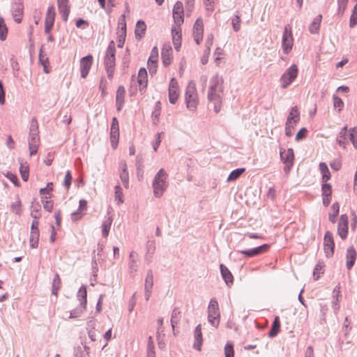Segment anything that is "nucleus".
I'll list each match as a JSON object with an SVG mask.
<instances>
[{
    "instance_id": "nucleus-1",
    "label": "nucleus",
    "mask_w": 357,
    "mask_h": 357,
    "mask_svg": "<svg viewBox=\"0 0 357 357\" xmlns=\"http://www.w3.org/2000/svg\"><path fill=\"white\" fill-rule=\"evenodd\" d=\"M224 80L222 77L215 74L210 79V86L208 91V99L213 102V110L218 113L222 107L224 96Z\"/></svg>"
},
{
    "instance_id": "nucleus-2",
    "label": "nucleus",
    "mask_w": 357,
    "mask_h": 357,
    "mask_svg": "<svg viewBox=\"0 0 357 357\" xmlns=\"http://www.w3.org/2000/svg\"><path fill=\"white\" fill-rule=\"evenodd\" d=\"M38 133V121L35 118H33L31 121L28 139L31 155L36 154L38 151V149L40 145V137Z\"/></svg>"
},
{
    "instance_id": "nucleus-3",
    "label": "nucleus",
    "mask_w": 357,
    "mask_h": 357,
    "mask_svg": "<svg viewBox=\"0 0 357 357\" xmlns=\"http://www.w3.org/2000/svg\"><path fill=\"white\" fill-rule=\"evenodd\" d=\"M168 175L164 169H160L153 181V194L155 197H160L166 190L168 183H167Z\"/></svg>"
},
{
    "instance_id": "nucleus-4",
    "label": "nucleus",
    "mask_w": 357,
    "mask_h": 357,
    "mask_svg": "<svg viewBox=\"0 0 357 357\" xmlns=\"http://www.w3.org/2000/svg\"><path fill=\"white\" fill-rule=\"evenodd\" d=\"M115 43L114 40H111L107 47L104 61L105 67L109 79H112L113 77L115 66Z\"/></svg>"
},
{
    "instance_id": "nucleus-5",
    "label": "nucleus",
    "mask_w": 357,
    "mask_h": 357,
    "mask_svg": "<svg viewBox=\"0 0 357 357\" xmlns=\"http://www.w3.org/2000/svg\"><path fill=\"white\" fill-rule=\"evenodd\" d=\"M77 297L79 301V305L76 308L70 311L69 316V318L70 319L78 318L81 317L83 312L86 310L87 303V291L85 286H82L79 288Z\"/></svg>"
},
{
    "instance_id": "nucleus-6",
    "label": "nucleus",
    "mask_w": 357,
    "mask_h": 357,
    "mask_svg": "<svg viewBox=\"0 0 357 357\" xmlns=\"http://www.w3.org/2000/svg\"><path fill=\"white\" fill-rule=\"evenodd\" d=\"M185 103L188 109L191 111L195 110L198 104V98L195 86L193 81L188 82L185 90Z\"/></svg>"
},
{
    "instance_id": "nucleus-7",
    "label": "nucleus",
    "mask_w": 357,
    "mask_h": 357,
    "mask_svg": "<svg viewBox=\"0 0 357 357\" xmlns=\"http://www.w3.org/2000/svg\"><path fill=\"white\" fill-rule=\"evenodd\" d=\"M220 312L219 305L216 298L211 299L208 307V321L215 328L220 324Z\"/></svg>"
},
{
    "instance_id": "nucleus-8",
    "label": "nucleus",
    "mask_w": 357,
    "mask_h": 357,
    "mask_svg": "<svg viewBox=\"0 0 357 357\" xmlns=\"http://www.w3.org/2000/svg\"><path fill=\"white\" fill-rule=\"evenodd\" d=\"M298 70L296 65H291L287 70L280 77L281 87L286 89L289 86L296 78Z\"/></svg>"
},
{
    "instance_id": "nucleus-9",
    "label": "nucleus",
    "mask_w": 357,
    "mask_h": 357,
    "mask_svg": "<svg viewBox=\"0 0 357 357\" xmlns=\"http://www.w3.org/2000/svg\"><path fill=\"white\" fill-rule=\"evenodd\" d=\"M282 49L284 54H288L292 49L293 37L292 33L289 27L286 26L282 35Z\"/></svg>"
},
{
    "instance_id": "nucleus-10",
    "label": "nucleus",
    "mask_w": 357,
    "mask_h": 357,
    "mask_svg": "<svg viewBox=\"0 0 357 357\" xmlns=\"http://www.w3.org/2000/svg\"><path fill=\"white\" fill-rule=\"evenodd\" d=\"M324 252L327 257H331L334 253L335 243L333 234L327 231L324 238Z\"/></svg>"
},
{
    "instance_id": "nucleus-11",
    "label": "nucleus",
    "mask_w": 357,
    "mask_h": 357,
    "mask_svg": "<svg viewBox=\"0 0 357 357\" xmlns=\"http://www.w3.org/2000/svg\"><path fill=\"white\" fill-rule=\"evenodd\" d=\"M119 137V121L116 117L112 119L110 132V141L112 146L116 149L118 145Z\"/></svg>"
},
{
    "instance_id": "nucleus-12",
    "label": "nucleus",
    "mask_w": 357,
    "mask_h": 357,
    "mask_svg": "<svg viewBox=\"0 0 357 357\" xmlns=\"http://www.w3.org/2000/svg\"><path fill=\"white\" fill-rule=\"evenodd\" d=\"M204 23L201 18H198L193 26L194 40L199 45L203 38Z\"/></svg>"
},
{
    "instance_id": "nucleus-13",
    "label": "nucleus",
    "mask_w": 357,
    "mask_h": 357,
    "mask_svg": "<svg viewBox=\"0 0 357 357\" xmlns=\"http://www.w3.org/2000/svg\"><path fill=\"white\" fill-rule=\"evenodd\" d=\"M178 98V84L175 78H172L169 85V100L170 103L175 104Z\"/></svg>"
},
{
    "instance_id": "nucleus-14",
    "label": "nucleus",
    "mask_w": 357,
    "mask_h": 357,
    "mask_svg": "<svg viewBox=\"0 0 357 357\" xmlns=\"http://www.w3.org/2000/svg\"><path fill=\"white\" fill-rule=\"evenodd\" d=\"M93 63V56L91 54H89L80 60V71L81 76L83 78H85L91 69V67Z\"/></svg>"
},
{
    "instance_id": "nucleus-15",
    "label": "nucleus",
    "mask_w": 357,
    "mask_h": 357,
    "mask_svg": "<svg viewBox=\"0 0 357 357\" xmlns=\"http://www.w3.org/2000/svg\"><path fill=\"white\" fill-rule=\"evenodd\" d=\"M337 232L342 239H345L348 234V216L342 214L338 222Z\"/></svg>"
},
{
    "instance_id": "nucleus-16",
    "label": "nucleus",
    "mask_w": 357,
    "mask_h": 357,
    "mask_svg": "<svg viewBox=\"0 0 357 357\" xmlns=\"http://www.w3.org/2000/svg\"><path fill=\"white\" fill-rule=\"evenodd\" d=\"M269 248L268 244H264L252 249L241 250L240 252L247 257H252L267 252Z\"/></svg>"
},
{
    "instance_id": "nucleus-17",
    "label": "nucleus",
    "mask_w": 357,
    "mask_h": 357,
    "mask_svg": "<svg viewBox=\"0 0 357 357\" xmlns=\"http://www.w3.org/2000/svg\"><path fill=\"white\" fill-rule=\"evenodd\" d=\"M23 4L20 1H15L12 5V15L15 22L20 23L22 22L23 15Z\"/></svg>"
},
{
    "instance_id": "nucleus-18",
    "label": "nucleus",
    "mask_w": 357,
    "mask_h": 357,
    "mask_svg": "<svg viewBox=\"0 0 357 357\" xmlns=\"http://www.w3.org/2000/svg\"><path fill=\"white\" fill-rule=\"evenodd\" d=\"M172 41L174 48L176 51L179 50L181 45V29L178 26H172Z\"/></svg>"
},
{
    "instance_id": "nucleus-19",
    "label": "nucleus",
    "mask_w": 357,
    "mask_h": 357,
    "mask_svg": "<svg viewBox=\"0 0 357 357\" xmlns=\"http://www.w3.org/2000/svg\"><path fill=\"white\" fill-rule=\"evenodd\" d=\"M137 79L139 85V91L143 93L147 86V72L144 68L139 69Z\"/></svg>"
},
{
    "instance_id": "nucleus-20",
    "label": "nucleus",
    "mask_w": 357,
    "mask_h": 357,
    "mask_svg": "<svg viewBox=\"0 0 357 357\" xmlns=\"http://www.w3.org/2000/svg\"><path fill=\"white\" fill-rule=\"evenodd\" d=\"M161 54L164 66H169L172 61V47L169 44L163 45Z\"/></svg>"
},
{
    "instance_id": "nucleus-21",
    "label": "nucleus",
    "mask_w": 357,
    "mask_h": 357,
    "mask_svg": "<svg viewBox=\"0 0 357 357\" xmlns=\"http://www.w3.org/2000/svg\"><path fill=\"white\" fill-rule=\"evenodd\" d=\"M221 275L228 287H231L234 282V277L231 271L224 264L220 266Z\"/></svg>"
},
{
    "instance_id": "nucleus-22",
    "label": "nucleus",
    "mask_w": 357,
    "mask_h": 357,
    "mask_svg": "<svg viewBox=\"0 0 357 357\" xmlns=\"http://www.w3.org/2000/svg\"><path fill=\"white\" fill-rule=\"evenodd\" d=\"M356 251L353 246H350L349 248H347L346 255V266L348 270L351 269V268L354 266L356 261Z\"/></svg>"
},
{
    "instance_id": "nucleus-23",
    "label": "nucleus",
    "mask_w": 357,
    "mask_h": 357,
    "mask_svg": "<svg viewBox=\"0 0 357 357\" xmlns=\"http://www.w3.org/2000/svg\"><path fill=\"white\" fill-rule=\"evenodd\" d=\"M86 208H87V202L85 199L79 200L78 209L71 214L72 220L77 221V220H80L84 215L82 212L84 211H86Z\"/></svg>"
},
{
    "instance_id": "nucleus-24",
    "label": "nucleus",
    "mask_w": 357,
    "mask_h": 357,
    "mask_svg": "<svg viewBox=\"0 0 357 357\" xmlns=\"http://www.w3.org/2000/svg\"><path fill=\"white\" fill-rule=\"evenodd\" d=\"M139 255L135 251H132L129 255L128 269L130 273L137 271L138 265L137 264Z\"/></svg>"
},
{
    "instance_id": "nucleus-25",
    "label": "nucleus",
    "mask_w": 357,
    "mask_h": 357,
    "mask_svg": "<svg viewBox=\"0 0 357 357\" xmlns=\"http://www.w3.org/2000/svg\"><path fill=\"white\" fill-rule=\"evenodd\" d=\"M300 120V113L296 106L293 107L287 117L286 123L295 126Z\"/></svg>"
},
{
    "instance_id": "nucleus-26",
    "label": "nucleus",
    "mask_w": 357,
    "mask_h": 357,
    "mask_svg": "<svg viewBox=\"0 0 357 357\" xmlns=\"http://www.w3.org/2000/svg\"><path fill=\"white\" fill-rule=\"evenodd\" d=\"M194 336H195V342L193 347L198 350H201V347L202 344V328L201 324H199L196 326L195 331H194Z\"/></svg>"
},
{
    "instance_id": "nucleus-27",
    "label": "nucleus",
    "mask_w": 357,
    "mask_h": 357,
    "mask_svg": "<svg viewBox=\"0 0 357 357\" xmlns=\"http://www.w3.org/2000/svg\"><path fill=\"white\" fill-rule=\"evenodd\" d=\"M58 3V8L60 14L61 15V17L63 21L66 22L68 19V15L70 13V6L69 2H57Z\"/></svg>"
},
{
    "instance_id": "nucleus-28",
    "label": "nucleus",
    "mask_w": 357,
    "mask_h": 357,
    "mask_svg": "<svg viewBox=\"0 0 357 357\" xmlns=\"http://www.w3.org/2000/svg\"><path fill=\"white\" fill-rule=\"evenodd\" d=\"M146 29V25L143 20H139L136 24V28L135 31V38L137 40L142 39Z\"/></svg>"
},
{
    "instance_id": "nucleus-29",
    "label": "nucleus",
    "mask_w": 357,
    "mask_h": 357,
    "mask_svg": "<svg viewBox=\"0 0 357 357\" xmlns=\"http://www.w3.org/2000/svg\"><path fill=\"white\" fill-rule=\"evenodd\" d=\"M126 90L123 86H119L116 95V102L117 105V109L119 111L121 109L123 102Z\"/></svg>"
},
{
    "instance_id": "nucleus-30",
    "label": "nucleus",
    "mask_w": 357,
    "mask_h": 357,
    "mask_svg": "<svg viewBox=\"0 0 357 357\" xmlns=\"http://www.w3.org/2000/svg\"><path fill=\"white\" fill-rule=\"evenodd\" d=\"M280 154L281 160L284 163L294 162V155L292 149H288L284 151L280 150Z\"/></svg>"
},
{
    "instance_id": "nucleus-31",
    "label": "nucleus",
    "mask_w": 357,
    "mask_h": 357,
    "mask_svg": "<svg viewBox=\"0 0 357 357\" xmlns=\"http://www.w3.org/2000/svg\"><path fill=\"white\" fill-rule=\"evenodd\" d=\"M322 15H318L312 21L309 26V31L311 33H317L320 27V24L321 22Z\"/></svg>"
},
{
    "instance_id": "nucleus-32",
    "label": "nucleus",
    "mask_w": 357,
    "mask_h": 357,
    "mask_svg": "<svg viewBox=\"0 0 357 357\" xmlns=\"http://www.w3.org/2000/svg\"><path fill=\"white\" fill-rule=\"evenodd\" d=\"M280 321L279 317H275L273 322L271 328L268 333L269 337H274L276 336L280 331Z\"/></svg>"
},
{
    "instance_id": "nucleus-33",
    "label": "nucleus",
    "mask_w": 357,
    "mask_h": 357,
    "mask_svg": "<svg viewBox=\"0 0 357 357\" xmlns=\"http://www.w3.org/2000/svg\"><path fill=\"white\" fill-rule=\"evenodd\" d=\"M347 126H344L340 130L339 135H338V138H337V142H338L339 145L344 148L348 144V141L347 140Z\"/></svg>"
},
{
    "instance_id": "nucleus-34",
    "label": "nucleus",
    "mask_w": 357,
    "mask_h": 357,
    "mask_svg": "<svg viewBox=\"0 0 357 357\" xmlns=\"http://www.w3.org/2000/svg\"><path fill=\"white\" fill-rule=\"evenodd\" d=\"M181 318V312L178 307L174 308L171 316V325L174 330L175 326L178 324Z\"/></svg>"
},
{
    "instance_id": "nucleus-35",
    "label": "nucleus",
    "mask_w": 357,
    "mask_h": 357,
    "mask_svg": "<svg viewBox=\"0 0 357 357\" xmlns=\"http://www.w3.org/2000/svg\"><path fill=\"white\" fill-rule=\"evenodd\" d=\"M319 169L322 174V182H326L331 178V173L325 162L319 163Z\"/></svg>"
},
{
    "instance_id": "nucleus-36",
    "label": "nucleus",
    "mask_w": 357,
    "mask_h": 357,
    "mask_svg": "<svg viewBox=\"0 0 357 357\" xmlns=\"http://www.w3.org/2000/svg\"><path fill=\"white\" fill-rule=\"evenodd\" d=\"M39 230L31 231L29 242L30 246L33 248H36L38 245L39 241Z\"/></svg>"
},
{
    "instance_id": "nucleus-37",
    "label": "nucleus",
    "mask_w": 357,
    "mask_h": 357,
    "mask_svg": "<svg viewBox=\"0 0 357 357\" xmlns=\"http://www.w3.org/2000/svg\"><path fill=\"white\" fill-rule=\"evenodd\" d=\"M41 202L43 208L48 212H51L53 208V201L50 199V196H42Z\"/></svg>"
},
{
    "instance_id": "nucleus-38",
    "label": "nucleus",
    "mask_w": 357,
    "mask_h": 357,
    "mask_svg": "<svg viewBox=\"0 0 357 357\" xmlns=\"http://www.w3.org/2000/svg\"><path fill=\"white\" fill-rule=\"evenodd\" d=\"M245 171V168H238L233 170L227 178V181H233L238 179L241 175Z\"/></svg>"
},
{
    "instance_id": "nucleus-39",
    "label": "nucleus",
    "mask_w": 357,
    "mask_h": 357,
    "mask_svg": "<svg viewBox=\"0 0 357 357\" xmlns=\"http://www.w3.org/2000/svg\"><path fill=\"white\" fill-rule=\"evenodd\" d=\"M31 215L33 219H38L40 218V205L38 202H33L31 203Z\"/></svg>"
},
{
    "instance_id": "nucleus-40",
    "label": "nucleus",
    "mask_w": 357,
    "mask_h": 357,
    "mask_svg": "<svg viewBox=\"0 0 357 357\" xmlns=\"http://www.w3.org/2000/svg\"><path fill=\"white\" fill-rule=\"evenodd\" d=\"M112 223V218L111 217H109L106 220H105L102 223V236L104 237H107L109 234L110 227Z\"/></svg>"
},
{
    "instance_id": "nucleus-41",
    "label": "nucleus",
    "mask_w": 357,
    "mask_h": 357,
    "mask_svg": "<svg viewBox=\"0 0 357 357\" xmlns=\"http://www.w3.org/2000/svg\"><path fill=\"white\" fill-rule=\"evenodd\" d=\"M8 29L3 17H0V40L3 41L6 39Z\"/></svg>"
},
{
    "instance_id": "nucleus-42",
    "label": "nucleus",
    "mask_w": 357,
    "mask_h": 357,
    "mask_svg": "<svg viewBox=\"0 0 357 357\" xmlns=\"http://www.w3.org/2000/svg\"><path fill=\"white\" fill-rule=\"evenodd\" d=\"M153 286V274L152 270L149 269L147 271L146 280H145V285L144 289H152Z\"/></svg>"
},
{
    "instance_id": "nucleus-43",
    "label": "nucleus",
    "mask_w": 357,
    "mask_h": 357,
    "mask_svg": "<svg viewBox=\"0 0 357 357\" xmlns=\"http://www.w3.org/2000/svg\"><path fill=\"white\" fill-rule=\"evenodd\" d=\"M54 18H55L54 8L53 6H50L47 8L45 22L54 24Z\"/></svg>"
},
{
    "instance_id": "nucleus-44",
    "label": "nucleus",
    "mask_w": 357,
    "mask_h": 357,
    "mask_svg": "<svg viewBox=\"0 0 357 357\" xmlns=\"http://www.w3.org/2000/svg\"><path fill=\"white\" fill-rule=\"evenodd\" d=\"M116 34H117V43H118L117 46L119 48H122L125 43L126 32H125L124 29H123V31H117Z\"/></svg>"
},
{
    "instance_id": "nucleus-45",
    "label": "nucleus",
    "mask_w": 357,
    "mask_h": 357,
    "mask_svg": "<svg viewBox=\"0 0 357 357\" xmlns=\"http://www.w3.org/2000/svg\"><path fill=\"white\" fill-rule=\"evenodd\" d=\"M114 188L115 199L117 201V204L120 205L123 202L122 189L119 185H116Z\"/></svg>"
},
{
    "instance_id": "nucleus-46",
    "label": "nucleus",
    "mask_w": 357,
    "mask_h": 357,
    "mask_svg": "<svg viewBox=\"0 0 357 357\" xmlns=\"http://www.w3.org/2000/svg\"><path fill=\"white\" fill-rule=\"evenodd\" d=\"M349 139L352 142L354 147L357 149V126L350 129Z\"/></svg>"
},
{
    "instance_id": "nucleus-47",
    "label": "nucleus",
    "mask_w": 357,
    "mask_h": 357,
    "mask_svg": "<svg viewBox=\"0 0 357 357\" xmlns=\"http://www.w3.org/2000/svg\"><path fill=\"white\" fill-rule=\"evenodd\" d=\"M86 346L78 347L75 351V357H88L89 353Z\"/></svg>"
},
{
    "instance_id": "nucleus-48",
    "label": "nucleus",
    "mask_w": 357,
    "mask_h": 357,
    "mask_svg": "<svg viewBox=\"0 0 357 357\" xmlns=\"http://www.w3.org/2000/svg\"><path fill=\"white\" fill-rule=\"evenodd\" d=\"M155 242L153 241H148L146 244V259H147L148 257H151L155 252Z\"/></svg>"
},
{
    "instance_id": "nucleus-49",
    "label": "nucleus",
    "mask_w": 357,
    "mask_h": 357,
    "mask_svg": "<svg viewBox=\"0 0 357 357\" xmlns=\"http://www.w3.org/2000/svg\"><path fill=\"white\" fill-rule=\"evenodd\" d=\"M21 177L23 181H26L29 178V166L21 163L20 167Z\"/></svg>"
},
{
    "instance_id": "nucleus-50",
    "label": "nucleus",
    "mask_w": 357,
    "mask_h": 357,
    "mask_svg": "<svg viewBox=\"0 0 357 357\" xmlns=\"http://www.w3.org/2000/svg\"><path fill=\"white\" fill-rule=\"evenodd\" d=\"M147 357H155L154 344L151 336L148 340Z\"/></svg>"
},
{
    "instance_id": "nucleus-51",
    "label": "nucleus",
    "mask_w": 357,
    "mask_h": 357,
    "mask_svg": "<svg viewBox=\"0 0 357 357\" xmlns=\"http://www.w3.org/2000/svg\"><path fill=\"white\" fill-rule=\"evenodd\" d=\"M10 209H11V211L13 213H14L15 214L17 215H21V212H22V210H21V201L17 199V200L15 202H13L11 205H10Z\"/></svg>"
},
{
    "instance_id": "nucleus-52",
    "label": "nucleus",
    "mask_w": 357,
    "mask_h": 357,
    "mask_svg": "<svg viewBox=\"0 0 357 357\" xmlns=\"http://www.w3.org/2000/svg\"><path fill=\"white\" fill-rule=\"evenodd\" d=\"M321 192L322 196L331 197L332 193V187L331 184L327 183L326 182H323L321 186Z\"/></svg>"
},
{
    "instance_id": "nucleus-53",
    "label": "nucleus",
    "mask_w": 357,
    "mask_h": 357,
    "mask_svg": "<svg viewBox=\"0 0 357 357\" xmlns=\"http://www.w3.org/2000/svg\"><path fill=\"white\" fill-rule=\"evenodd\" d=\"M160 102L158 101L155 104V109L152 112V118L153 120V123L156 124L159 120V116L160 115Z\"/></svg>"
},
{
    "instance_id": "nucleus-54",
    "label": "nucleus",
    "mask_w": 357,
    "mask_h": 357,
    "mask_svg": "<svg viewBox=\"0 0 357 357\" xmlns=\"http://www.w3.org/2000/svg\"><path fill=\"white\" fill-rule=\"evenodd\" d=\"M158 58V50L157 47H154L151 52V55L148 59V64H150V63H157Z\"/></svg>"
},
{
    "instance_id": "nucleus-55",
    "label": "nucleus",
    "mask_w": 357,
    "mask_h": 357,
    "mask_svg": "<svg viewBox=\"0 0 357 357\" xmlns=\"http://www.w3.org/2000/svg\"><path fill=\"white\" fill-rule=\"evenodd\" d=\"M333 99L334 107L337 108L338 112H340L344 107V102H343L342 100L340 97L337 96L336 95H333Z\"/></svg>"
},
{
    "instance_id": "nucleus-56",
    "label": "nucleus",
    "mask_w": 357,
    "mask_h": 357,
    "mask_svg": "<svg viewBox=\"0 0 357 357\" xmlns=\"http://www.w3.org/2000/svg\"><path fill=\"white\" fill-rule=\"evenodd\" d=\"M241 18L239 15H235L231 20V24L234 31L237 32L241 29Z\"/></svg>"
},
{
    "instance_id": "nucleus-57",
    "label": "nucleus",
    "mask_w": 357,
    "mask_h": 357,
    "mask_svg": "<svg viewBox=\"0 0 357 357\" xmlns=\"http://www.w3.org/2000/svg\"><path fill=\"white\" fill-rule=\"evenodd\" d=\"M72 174L71 172L68 170L66 173L64 181H63V185L66 188V190H68L71 185L72 182Z\"/></svg>"
},
{
    "instance_id": "nucleus-58",
    "label": "nucleus",
    "mask_w": 357,
    "mask_h": 357,
    "mask_svg": "<svg viewBox=\"0 0 357 357\" xmlns=\"http://www.w3.org/2000/svg\"><path fill=\"white\" fill-rule=\"evenodd\" d=\"M120 178L126 188H128L129 187V174L128 171H124V172H121Z\"/></svg>"
},
{
    "instance_id": "nucleus-59",
    "label": "nucleus",
    "mask_w": 357,
    "mask_h": 357,
    "mask_svg": "<svg viewBox=\"0 0 357 357\" xmlns=\"http://www.w3.org/2000/svg\"><path fill=\"white\" fill-rule=\"evenodd\" d=\"M225 357H234V351L233 344L227 343L225 347Z\"/></svg>"
},
{
    "instance_id": "nucleus-60",
    "label": "nucleus",
    "mask_w": 357,
    "mask_h": 357,
    "mask_svg": "<svg viewBox=\"0 0 357 357\" xmlns=\"http://www.w3.org/2000/svg\"><path fill=\"white\" fill-rule=\"evenodd\" d=\"M174 25L173 26L181 27V25L183 23V13L173 15Z\"/></svg>"
},
{
    "instance_id": "nucleus-61",
    "label": "nucleus",
    "mask_w": 357,
    "mask_h": 357,
    "mask_svg": "<svg viewBox=\"0 0 357 357\" xmlns=\"http://www.w3.org/2000/svg\"><path fill=\"white\" fill-rule=\"evenodd\" d=\"M183 13V6L181 1H176L173 8V15Z\"/></svg>"
},
{
    "instance_id": "nucleus-62",
    "label": "nucleus",
    "mask_w": 357,
    "mask_h": 357,
    "mask_svg": "<svg viewBox=\"0 0 357 357\" xmlns=\"http://www.w3.org/2000/svg\"><path fill=\"white\" fill-rule=\"evenodd\" d=\"M322 269H323V266L321 265V264L320 262L318 263L316 265V266L314 267V271H313V276L315 280H318V278L320 277V274L323 273Z\"/></svg>"
},
{
    "instance_id": "nucleus-63",
    "label": "nucleus",
    "mask_w": 357,
    "mask_h": 357,
    "mask_svg": "<svg viewBox=\"0 0 357 357\" xmlns=\"http://www.w3.org/2000/svg\"><path fill=\"white\" fill-rule=\"evenodd\" d=\"M52 185H53V183L52 182L48 183L45 188H41L40 190V194L42 196H46L45 195L50 194V192H52L53 190Z\"/></svg>"
},
{
    "instance_id": "nucleus-64",
    "label": "nucleus",
    "mask_w": 357,
    "mask_h": 357,
    "mask_svg": "<svg viewBox=\"0 0 357 357\" xmlns=\"http://www.w3.org/2000/svg\"><path fill=\"white\" fill-rule=\"evenodd\" d=\"M357 24V11L353 10L349 21V26L354 27Z\"/></svg>"
}]
</instances>
